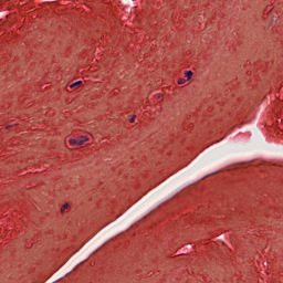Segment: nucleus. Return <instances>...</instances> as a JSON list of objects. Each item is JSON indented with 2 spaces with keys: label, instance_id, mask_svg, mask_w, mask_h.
I'll return each mask as SVG.
<instances>
[{
  "label": "nucleus",
  "instance_id": "1",
  "mask_svg": "<svg viewBox=\"0 0 283 283\" xmlns=\"http://www.w3.org/2000/svg\"><path fill=\"white\" fill-rule=\"evenodd\" d=\"M87 140H88L87 137L82 136V137H78L77 139H70V144H71L72 146H76V145L82 146V145H84L85 142H87Z\"/></svg>",
  "mask_w": 283,
  "mask_h": 283
},
{
  "label": "nucleus",
  "instance_id": "2",
  "mask_svg": "<svg viewBox=\"0 0 283 283\" xmlns=\"http://www.w3.org/2000/svg\"><path fill=\"white\" fill-rule=\"evenodd\" d=\"M83 84L82 81L75 82L74 84H72L70 87L71 88H75V87H80Z\"/></svg>",
  "mask_w": 283,
  "mask_h": 283
},
{
  "label": "nucleus",
  "instance_id": "3",
  "mask_svg": "<svg viewBox=\"0 0 283 283\" xmlns=\"http://www.w3.org/2000/svg\"><path fill=\"white\" fill-rule=\"evenodd\" d=\"M192 75H193L192 71H187V72H185V76H186L188 80H190V78L192 77Z\"/></svg>",
  "mask_w": 283,
  "mask_h": 283
},
{
  "label": "nucleus",
  "instance_id": "4",
  "mask_svg": "<svg viewBox=\"0 0 283 283\" xmlns=\"http://www.w3.org/2000/svg\"><path fill=\"white\" fill-rule=\"evenodd\" d=\"M69 208H70V205H69V203L63 205V207L61 208V213H63V211H64L65 209H69Z\"/></svg>",
  "mask_w": 283,
  "mask_h": 283
},
{
  "label": "nucleus",
  "instance_id": "5",
  "mask_svg": "<svg viewBox=\"0 0 283 283\" xmlns=\"http://www.w3.org/2000/svg\"><path fill=\"white\" fill-rule=\"evenodd\" d=\"M186 83V80L185 78H180L179 81H178V84H180V85H182V84H185Z\"/></svg>",
  "mask_w": 283,
  "mask_h": 283
},
{
  "label": "nucleus",
  "instance_id": "6",
  "mask_svg": "<svg viewBox=\"0 0 283 283\" xmlns=\"http://www.w3.org/2000/svg\"><path fill=\"white\" fill-rule=\"evenodd\" d=\"M135 119H136V116L132 117V118L129 119V123H135Z\"/></svg>",
  "mask_w": 283,
  "mask_h": 283
}]
</instances>
